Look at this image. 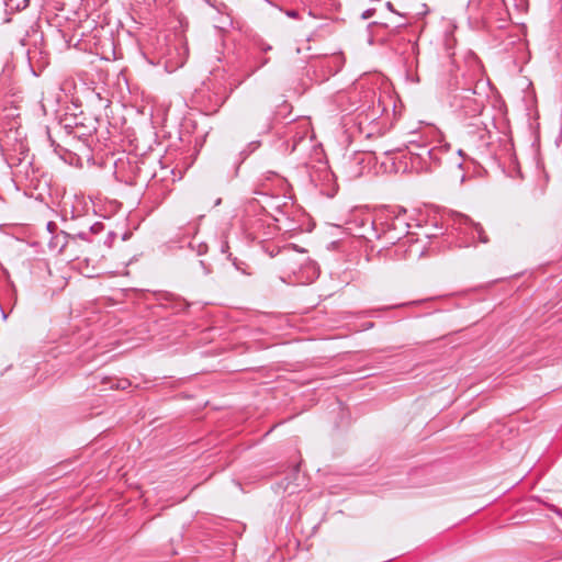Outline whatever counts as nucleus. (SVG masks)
<instances>
[{"label": "nucleus", "instance_id": "obj_18", "mask_svg": "<svg viewBox=\"0 0 562 562\" xmlns=\"http://www.w3.org/2000/svg\"><path fill=\"white\" fill-rule=\"evenodd\" d=\"M386 8L391 11V12H395L394 8H393V4L391 2H386Z\"/></svg>", "mask_w": 562, "mask_h": 562}, {"label": "nucleus", "instance_id": "obj_7", "mask_svg": "<svg viewBox=\"0 0 562 562\" xmlns=\"http://www.w3.org/2000/svg\"><path fill=\"white\" fill-rule=\"evenodd\" d=\"M391 225H387V231L383 232V236L386 239L389 244H395L397 240L401 239V237L405 234V231L402 229L398 234H393V231L395 227L391 229Z\"/></svg>", "mask_w": 562, "mask_h": 562}, {"label": "nucleus", "instance_id": "obj_19", "mask_svg": "<svg viewBox=\"0 0 562 562\" xmlns=\"http://www.w3.org/2000/svg\"><path fill=\"white\" fill-rule=\"evenodd\" d=\"M373 327V323H368L367 326H366V329H369V328H372Z\"/></svg>", "mask_w": 562, "mask_h": 562}, {"label": "nucleus", "instance_id": "obj_12", "mask_svg": "<svg viewBox=\"0 0 562 562\" xmlns=\"http://www.w3.org/2000/svg\"><path fill=\"white\" fill-rule=\"evenodd\" d=\"M199 265H200V267L202 268L203 273H204L205 276H207V274H210V273L212 272V268H211V266H210L209 263H206L204 260H200V261H199Z\"/></svg>", "mask_w": 562, "mask_h": 562}, {"label": "nucleus", "instance_id": "obj_22", "mask_svg": "<svg viewBox=\"0 0 562 562\" xmlns=\"http://www.w3.org/2000/svg\"><path fill=\"white\" fill-rule=\"evenodd\" d=\"M557 514L562 518V510L561 509H558Z\"/></svg>", "mask_w": 562, "mask_h": 562}, {"label": "nucleus", "instance_id": "obj_16", "mask_svg": "<svg viewBox=\"0 0 562 562\" xmlns=\"http://www.w3.org/2000/svg\"><path fill=\"white\" fill-rule=\"evenodd\" d=\"M285 14H286L289 18H292V19H295V18H297V16H299L297 11H295V10H288V11L285 12Z\"/></svg>", "mask_w": 562, "mask_h": 562}, {"label": "nucleus", "instance_id": "obj_15", "mask_svg": "<svg viewBox=\"0 0 562 562\" xmlns=\"http://www.w3.org/2000/svg\"><path fill=\"white\" fill-rule=\"evenodd\" d=\"M271 49H272V46H271V45L266 44V43H261V44H260V50H261L262 53H268V52H269V50H271Z\"/></svg>", "mask_w": 562, "mask_h": 562}, {"label": "nucleus", "instance_id": "obj_23", "mask_svg": "<svg viewBox=\"0 0 562 562\" xmlns=\"http://www.w3.org/2000/svg\"><path fill=\"white\" fill-rule=\"evenodd\" d=\"M79 236H80L81 238H85L86 233H79Z\"/></svg>", "mask_w": 562, "mask_h": 562}, {"label": "nucleus", "instance_id": "obj_2", "mask_svg": "<svg viewBox=\"0 0 562 562\" xmlns=\"http://www.w3.org/2000/svg\"><path fill=\"white\" fill-rule=\"evenodd\" d=\"M452 103L463 115L476 117L484 109L485 97L479 94L474 89L464 88L453 95Z\"/></svg>", "mask_w": 562, "mask_h": 562}, {"label": "nucleus", "instance_id": "obj_5", "mask_svg": "<svg viewBox=\"0 0 562 562\" xmlns=\"http://www.w3.org/2000/svg\"><path fill=\"white\" fill-rule=\"evenodd\" d=\"M462 223H464L465 225H469L472 228L473 237L476 236L479 238V240L483 244L488 243V237L486 236V234L480 223L473 222L468 216L462 217Z\"/></svg>", "mask_w": 562, "mask_h": 562}, {"label": "nucleus", "instance_id": "obj_13", "mask_svg": "<svg viewBox=\"0 0 562 562\" xmlns=\"http://www.w3.org/2000/svg\"><path fill=\"white\" fill-rule=\"evenodd\" d=\"M374 12H375V10H374V9H368V10H366V11L362 13L361 18H362L363 20H368L369 18H371V16L374 14Z\"/></svg>", "mask_w": 562, "mask_h": 562}, {"label": "nucleus", "instance_id": "obj_8", "mask_svg": "<svg viewBox=\"0 0 562 562\" xmlns=\"http://www.w3.org/2000/svg\"><path fill=\"white\" fill-rule=\"evenodd\" d=\"M228 259L232 260L236 270L240 271L244 274H249V272H247L246 270L247 265L245 262L238 260L236 257L233 258L232 254H228Z\"/></svg>", "mask_w": 562, "mask_h": 562}, {"label": "nucleus", "instance_id": "obj_11", "mask_svg": "<svg viewBox=\"0 0 562 562\" xmlns=\"http://www.w3.org/2000/svg\"><path fill=\"white\" fill-rule=\"evenodd\" d=\"M135 164H138V160L135 159ZM145 166V161H140V165H136L135 168V177L140 178L143 176V167Z\"/></svg>", "mask_w": 562, "mask_h": 562}, {"label": "nucleus", "instance_id": "obj_9", "mask_svg": "<svg viewBox=\"0 0 562 562\" xmlns=\"http://www.w3.org/2000/svg\"><path fill=\"white\" fill-rule=\"evenodd\" d=\"M254 63H255V66L251 68L249 75L256 72L257 70H259L260 68L266 66L269 63V58L268 57H258V58L254 59Z\"/></svg>", "mask_w": 562, "mask_h": 562}, {"label": "nucleus", "instance_id": "obj_3", "mask_svg": "<svg viewBox=\"0 0 562 562\" xmlns=\"http://www.w3.org/2000/svg\"><path fill=\"white\" fill-rule=\"evenodd\" d=\"M188 58V46L186 43L180 42L170 48L169 57L166 60V69L168 71H175L182 67Z\"/></svg>", "mask_w": 562, "mask_h": 562}, {"label": "nucleus", "instance_id": "obj_1", "mask_svg": "<svg viewBox=\"0 0 562 562\" xmlns=\"http://www.w3.org/2000/svg\"><path fill=\"white\" fill-rule=\"evenodd\" d=\"M43 41V34L32 30L26 36L20 40L22 46L27 47L26 55L31 71L34 76H40L43 69L48 65V54L37 46Z\"/></svg>", "mask_w": 562, "mask_h": 562}, {"label": "nucleus", "instance_id": "obj_4", "mask_svg": "<svg viewBox=\"0 0 562 562\" xmlns=\"http://www.w3.org/2000/svg\"><path fill=\"white\" fill-rule=\"evenodd\" d=\"M406 148L409 151V154L415 155L422 158L423 160H425V156H427L430 160L436 159L435 149L430 148L427 144L422 143L417 138L408 140Z\"/></svg>", "mask_w": 562, "mask_h": 562}, {"label": "nucleus", "instance_id": "obj_10", "mask_svg": "<svg viewBox=\"0 0 562 562\" xmlns=\"http://www.w3.org/2000/svg\"><path fill=\"white\" fill-rule=\"evenodd\" d=\"M260 145V142H251L248 147L250 148L248 151L247 150H243L240 151V156L243 157L241 160L246 159V157L252 151L255 150L256 148H258Z\"/></svg>", "mask_w": 562, "mask_h": 562}, {"label": "nucleus", "instance_id": "obj_24", "mask_svg": "<svg viewBox=\"0 0 562 562\" xmlns=\"http://www.w3.org/2000/svg\"><path fill=\"white\" fill-rule=\"evenodd\" d=\"M403 305H404V304L394 305L393 307H397V306L403 307Z\"/></svg>", "mask_w": 562, "mask_h": 562}, {"label": "nucleus", "instance_id": "obj_14", "mask_svg": "<svg viewBox=\"0 0 562 562\" xmlns=\"http://www.w3.org/2000/svg\"><path fill=\"white\" fill-rule=\"evenodd\" d=\"M304 140V136H299L297 138H294L291 151H294L299 145L300 142Z\"/></svg>", "mask_w": 562, "mask_h": 562}, {"label": "nucleus", "instance_id": "obj_20", "mask_svg": "<svg viewBox=\"0 0 562 562\" xmlns=\"http://www.w3.org/2000/svg\"><path fill=\"white\" fill-rule=\"evenodd\" d=\"M221 202H222V200L218 198V199L215 201L214 205H215V206H217V205H220V204H221Z\"/></svg>", "mask_w": 562, "mask_h": 562}, {"label": "nucleus", "instance_id": "obj_21", "mask_svg": "<svg viewBox=\"0 0 562 562\" xmlns=\"http://www.w3.org/2000/svg\"><path fill=\"white\" fill-rule=\"evenodd\" d=\"M405 25V22H402V23H397L395 26L396 27H401V26H404Z\"/></svg>", "mask_w": 562, "mask_h": 562}, {"label": "nucleus", "instance_id": "obj_17", "mask_svg": "<svg viewBox=\"0 0 562 562\" xmlns=\"http://www.w3.org/2000/svg\"><path fill=\"white\" fill-rule=\"evenodd\" d=\"M227 250H228V244H227V241H225V243H223V245L221 247V251L222 252H227Z\"/></svg>", "mask_w": 562, "mask_h": 562}, {"label": "nucleus", "instance_id": "obj_6", "mask_svg": "<svg viewBox=\"0 0 562 562\" xmlns=\"http://www.w3.org/2000/svg\"><path fill=\"white\" fill-rule=\"evenodd\" d=\"M189 247L195 251L198 256L205 255L209 250L207 244L199 240L195 236L189 243Z\"/></svg>", "mask_w": 562, "mask_h": 562}]
</instances>
